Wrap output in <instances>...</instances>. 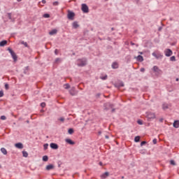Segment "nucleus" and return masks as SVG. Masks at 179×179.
Returning a JSON list of instances; mask_svg holds the SVG:
<instances>
[{
    "label": "nucleus",
    "instance_id": "obj_30",
    "mask_svg": "<svg viewBox=\"0 0 179 179\" xmlns=\"http://www.w3.org/2000/svg\"><path fill=\"white\" fill-rule=\"evenodd\" d=\"M7 15H8V19H9L10 20H12V13H7Z\"/></svg>",
    "mask_w": 179,
    "mask_h": 179
},
{
    "label": "nucleus",
    "instance_id": "obj_3",
    "mask_svg": "<svg viewBox=\"0 0 179 179\" xmlns=\"http://www.w3.org/2000/svg\"><path fill=\"white\" fill-rule=\"evenodd\" d=\"M8 51H9L14 62H16V61H17V56H16V53H15V52L10 48H8Z\"/></svg>",
    "mask_w": 179,
    "mask_h": 179
},
{
    "label": "nucleus",
    "instance_id": "obj_4",
    "mask_svg": "<svg viewBox=\"0 0 179 179\" xmlns=\"http://www.w3.org/2000/svg\"><path fill=\"white\" fill-rule=\"evenodd\" d=\"M81 10L83 12V13H89V7L86 3L82 4Z\"/></svg>",
    "mask_w": 179,
    "mask_h": 179
},
{
    "label": "nucleus",
    "instance_id": "obj_42",
    "mask_svg": "<svg viewBox=\"0 0 179 179\" xmlns=\"http://www.w3.org/2000/svg\"><path fill=\"white\" fill-rule=\"evenodd\" d=\"M59 121H62V122H64V121H65V118H64V117H60V118L59 119Z\"/></svg>",
    "mask_w": 179,
    "mask_h": 179
},
{
    "label": "nucleus",
    "instance_id": "obj_10",
    "mask_svg": "<svg viewBox=\"0 0 179 179\" xmlns=\"http://www.w3.org/2000/svg\"><path fill=\"white\" fill-rule=\"evenodd\" d=\"M50 148H51V149L57 150V149H58V145L55 143H51Z\"/></svg>",
    "mask_w": 179,
    "mask_h": 179
},
{
    "label": "nucleus",
    "instance_id": "obj_6",
    "mask_svg": "<svg viewBox=\"0 0 179 179\" xmlns=\"http://www.w3.org/2000/svg\"><path fill=\"white\" fill-rule=\"evenodd\" d=\"M164 52L166 57H171L173 55V51L171 49H165Z\"/></svg>",
    "mask_w": 179,
    "mask_h": 179
},
{
    "label": "nucleus",
    "instance_id": "obj_56",
    "mask_svg": "<svg viewBox=\"0 0 179 179\" xmlns=\"http://www.w3.org/2000/svg\"><path fill=\"white\" fill-rule=\"evenodd\" d=\"M159 30H162V27H160V28L159 29Z\"/></svg>",
    "mask_w": 179,
    "mask_h": 179
},
{
    "label": "nucleus",
    "instance_id": "obj_54",
    "mask_svg": "<svg viewBox=\"0 0 179 179\" xmlns=\"http://www.w3.org/2000/svg\"><path fill=\"white\" fill-rule=\"evenodd\" d=\"M17 2H22V0H17Z\"/></svg>",
    "mask_w": 179,
    "mask_h": 179
},
{
    "label": "nucleus",
    "instance_id": "obj_13",
    "mask_svg": "<svg viewBox=\"0 0 179 179\" xmlns=\"http://www.w3.org/2000/svg\"><path fill=\"white\" fill-rule=\"evenodd\" d=\"M108 176H110V173L108 172H105L104 173H103L101 176V178L103 179L107 178V177H108Z\"/></svg>",
    "mask_w": 179,
    "mask_h": 179
},
{
    "label": "nucleus",
    "instance_id": "obj_29",
    "mask_svg": "<svg viewBox=\"0 0 179 179\" xmlns=\"http://www.w3.org/2000/svg\"><path fill=\"white\" fill-rule=\"evenodd\" d=\"M170 164H171V166H176V162L174 160L171 159L170 161Z\"/></svg>",
    "mask_w": 179,
    "mask_h": 179
},
{
    "label": "nucleus",
    "instance_id": "obj_20",
    "mask_svg": "<svg viewBox=\"0 0 179 179\" xmlns=\"http://www.w3.org/2000/svg\"><path fill=\"white\" fill-rule=\"evenodd\" d=\"M1 153H3V155H8V151L6 150V148H1Z\"/></svg>",
    "mask_w": 179,
    "mask_h": 179
},
{
    "label": "nucleus",
    "instance_id": "obj_8",
    "mask_svg": "<svg viewBox=\"0 0 179 179\" xmlns=\"http://www.w3.org/2000/svg\"><path fill=\"white\" fill-rule=\"evenodd\" d=\"M67 17H68V19H69V20H73V17H75V13L69 11Z\"/></svg>",
    "mask_w": 179,
    "mask_h": 179
},
{
    "label": "nucleus",
    "instance_id": "obj_17",
    "mask_svg": "<svg viewBox=\"0 0 179 179\" xmlns=\"http://www.w3.org/2000/svg\"><path fill=\"white\" fill-rule=\"evenodd\" d=\"M174 128H179V120H175L173 122Z\"/></svg>",
    "mask_w": 179,
    "mask_h": 179
},
{
    "label": "nucleus",
    "instance_id": "obj_51",
    "mask_svg": "<svg viewBox=\"0 0 179 179\" xmlns=\"http://www.w3.org/2000/svg\"><path fill=\"white\" fill-rule=\"evenodd\" d=\"M99 166H103V162H99Z\"/></svg>",
    "mask_w": 179,
    "mask_h": 179
},
{
    "label": "nucleus",
    "instance_id": "obj_43",
    "mask_svg": "<svg viewBox=\"0 0 179 179\" xmlns=\"http://www.w3.org/2000/svg\"><path fill=\"white\" fill-rule=\"evenodd\" d=\"M143 145H146V141H142L141 143V146H143Z\"/></svg>",
    "mask_w": 179,
    "mask_h": 179
},
{
    "label": "nucleus",
    "instance_id": "obj_14",
    "mask_svg": "<svg viewBox=\"0 0 179 179\" xmlns=\"http://www.w3.org/2000/svg\"><path fill=\"white\" fill-rule=\"evenodd\" d=\"M57 33H58V30H57V29H52V31H50L49 32V34H50V36H54V34H57Z\"/></svg>",
    "mask_w": 179,
    "mask_h": 179
},
{
    "label": "nucleus",
    "instance_id": "obj_59",
    "mask_svg": "<svg viewBox=\"0 0 179 179\" xmlns=\"http://www.w3.org/2000/svg\"><path fill=\"white\" fill-rule=\"evenodd\" d=\"M122 178L124 179V176H122Z\"/></svg>",
    "mask_w": 179,
    "mask_h": 179
},
{
    "label": "nucleus",
    "instance_id": "obj_40",
    "mask_svg": "<svg viewBox=\"0 0 179 179\" xmlns=\"http://www.w3.org/2000/svg\"><path fill=\"white\" fill-rule=\"evenodd\" d=\"M119 86H120V87H123L124 83H122V82L120 83Z\"/></svg>",
    "mask_w": 179,
    "mask_h": 179
},
{
    "label": "nucleus",
    "instance_id": "obj_38",
    "mask_svg": "<svg viewBox=\"0 0 179 179\" xmlns=\"http://www.w3.org/2000/svg\"><path fill=\"white\" fill-rule=\"evenodd\" d=\"M1 120H6V116H5V115L1 116Z\"/></svg>",
    "mask_w": 179,
    "mask_h": 179
},
{
    "label": "nucleus",
    "instance_id": "obj_24",
    "mask_svg": "<svg viewBox=\"0 0 179 179\" xmlns=\"http://www.w3.org/2000/svg\"><path fill=\"white\" fill-rule=\"evenodd\" d=\"M43 162H48V157L47 155H45L43 157Z\"/></svg>",
    "mask_w": 179,
    "mask_h": 179
},
{
    "label": "nucleus",
    "instance_id": "obj_1",
    "mask_svg": "<svg viewBox=\"0 0 179 179\" xmlns=\"http://www.w3.org/2000/svg\"><path fill=\"white\" fill-rule=\"evenodd\" d=\"M87 64V59L86 58L78 59L77 60V65L78 66H85Z\"/></svg>",
    "mask_w": 179,
    "mask_h": 179
},
{
    "label": "nucleus",
    "instance_id": "obj_35",
    "mask_svg": "<svg viewBox=\"0 0 179 179\" xmlns=\"http://www.w3.org/2000/svg\"><path fill=\"white\" fill-rule=\"evenodd\" d=\"M152 143H154V145H156V143H157V139L154 138V139L152 140Z\"/></svg>",
    "mask_w": 179,
    "mask_h": 179
},
{
    "label": "nucleus",
    "instance_id": "obj_47",
    "mask_svg": "<svg viewBox=\"0 0 179 179\" xmlns=\"http://www.w3.org/2000/svg\"><path fill=\"white\" fill-rule=\"evenodd\" d=\"M46 2H47V1H46L45 0H42V3L44 4V3H46Z\"/></svg>",
    "mask_w": 179,
    "mask_h": 179
},
{
    "label": "nucleus",
    "instance_id": "obj_21",
    "mask_svg": "<svg viewBox=\"0 0 179 179\" xmlns=\"http://www.w3.org/2000/svg\"><path fill=\"white\" fill-rule=\"evenodd\" d=\"M152 70L154 71V72H160V69H159V67H157V66H154Z\"/></svg>",
    "mask_w": 179,
    "mask_h": 179
},
{
    "label": "nucleus",
    "instance_id": "obj_45",
    "mask_svg": "<svg viewBox=\"0 0 179 179\" xmlns=\"http://www.w3.org/2000/svg\"><path fill=\"white\" fill-rule=\"evenodd\" d=\"M41 106L43 108L45 107V103H44V102L41 103Z\"/></svg>",
    "mask_w": 179,
    "mask_h": 179
},
{
    "label": "nucleus",
    "instance_id": "obj_33",
    "mask_svg": "<svg viewBox=\"0 0 179 179\" xmlns=\"http://www.w3.org/2000/svg\"><path fill=\"white\" fill-rule=\"evenodd\" d=\"M53 6H58V5H59V3L58 1H55L52 3Z\"/></svg>",
    "mask_w": 179,
    "mask_h": 179
},
{
    "label": "nucleus",
    "instance_id": "obj_9",
    "mask_svg": "<svg viewBox=\"0 0 179 179\" xmlns=\"http://www.w3.org/2000/svg\"><path fill=\"white\" fill-rule=\"evenodd\" d=\"M15 146L17 149H23V144L22 143H15Z\"/></svg>",
    "mask_w": 179,
    "mask_h": 179
},
{
    "label": "nucleus",
    "instance_id": "obj_11",
    "mask_svg": "<svg viewBox=\"0 0 179 179\" xmlns=\"http://www.w3.org/2000/svg\"><path fill=\"white\" fill-rule=\"evenodd\" d=\"M8 44V41L3 40L0 42V47H5Z\"/></svg>",
    "mask_w": 179,
    "mask_h": 179
},
{
    "label": "nucleus",
    "instance_id": "obj_5",
    "mask_svg": "<svg viewBox=\"0 0 179 179\" xmlns=\"http://www.w3.org/2000/svg\"><path fill=\"white\" fill-rule=\"evenodd\" d=\"M152 57H155L157 59H159V58H163V55L160 53L159 52H154L152 54Z\"/></svg>",
    "mask_w": 179,
    "mask_h": 179
},
{
    "label": "nucleus",
    "instance_id": "obj_58",
    "mask_svg": "<svg viewBox=\"0 0 179 179\" xmlns=\"http://www.w3.org/2000/svg\"><path fill=\"white\" fill-rule=\"evenodd\" d=\"M97 96H100V94H98Z\"/></svg>",
    "mask_w": 179,
    "mask_h": 179
},
{
    "label": "nucleus",
    "instance_id": "obj_37",
    "mask_svg": "<svg viewBox=\"0 0 179 179\" xmlns=\"http://www.w3.org/2000/svg\"><path fill=\"white\" fill-rule=\"evenodd\" d=\"M29 71V67L27 66L24 71V73H27V71Z\"/></svg>",
    "mask_w": 179,
    "mask_h": 179
},
{
    "label": "nucleus",
    "instance_id": "obj_28",
    "mask_svg": "<svg viewBox=\"0 0 179 179\" xmlns=\"http://www.w3.org/2000/svg\"><path fill=\"white\" fill-rule=\"evenodd\" d=\"M43 149L44 150H47V149H48V143H45L43 145Z\"/></svg>",
    "mask_w": 179,
    "mask_h": 179
},
{
    "label": "nucleus",
    "instance_id": "obj_61",
    "mask_svg": "<svg viewBox=\"0 0 179 179\" xmlns=\"http://www.w3.org/2000/svg\"><path fill=\"white\" fill-rule=\"evenodd\" d=\"M0 168H1V165H0Z\"/></svg>",
    "mask_w": 179,
    "mask_h": 179
},
{
    "label": "nucleus",
    "instance_id": "obj_53",
    "mask_svg": "<svg viewBox=\"0 0 179 179\" xmlns=\"http://www.w3.org/2000/svg\"><path fill=\"white\" fill-rule=\"evenodd\" d=\"M105 138H106V139H108V136H106Z\"/></svg>",
    "mask_w": 179,
    "mask_h": 179
},
{
    "label": "nucleus",
    "instance_id": "obj_12",
    "mask_svg": "<svg viewBox=\"0 0 179 179\" xmlns=\"http://www.w3.org/2000/svg\"><path fill=\"white\" fill-rule=\"evenodd\" d=\"M45 169H46V170H47L48 171H50V170H53V169H54V165H52V164L47 165Z\"/></svg>",
    "mask_w": 179,
    "mask_h": 179
},
{
    "label": "nucleus",
    "instance_id": "obj_25",
    "mask_svg": "<svg viewBox=\"0 0 179 179\" xmlns=\"http://www.w3.org/2000/svg\"><path fill=\"white\" fill-rule=\"evenodd\" d=\"M62 59L61 58H57L55 61V64H58L59 62H62Z\"/></svg>",
    "mask_w": 179,
    "mask_h": 179
},
{
    "label": "nucleus",
    "instance_id": "obj_23",
    "mask_svg": "<svg viewBox=\"0 0 179 179\" xmlns=\"http://www.w3.org/2000/svg\"><path fill=\"white\" fill-rule=\"evenodd\" d=\"M139 141H141V137H140L139 136H136V137L134 138V141H135V142H139Z\"/></svg>",
    "mask_w": 179,
    "mask_h": 179
},
{
    "label": "nucleus",
    "instance_id": "obj_34",
    "mask_svg": "<svg viewBox=\"0 0 179 179\" xmlns=\"http://www.w3.org/2000/svg\"><path fill=\"white\" fill-rule=\"evenodd\" d=\"M101 79L102 80H106L107 79V75L101 77Z\"/></svg>",
    "mask_w": 179,
    "mask_h": 179
},
{
    "label": "nucleus",
    "instance_id": "obj_18",
    "mask_svg": "<svg viewBox=\"0 0 179 179\" xmlns=\"http://www.w3.org/2000/svg\"><path fill=\"white\" fill-rule=\"evenodd\" d=\"M136 59H137V61H138V62H143V57L141 55H138V56H137Z\"/></svg>",
    "mask_w": 179,
    "mask_h": 179
},
{
    "label": "nucleus",
    "instance_id": "obj_48",
    "mask_svg": "<svg viewBox=\"0 0 179 179\" xmlns=\"http://www.w3.org/2000/svg\"><path fill=\"white\" fill-rule=\"evenodd\" d=\"M57 50H55V53L56 55H58V52H57Z\"/></svg>",
    "mask_w": 179,
    "mask_h": 179
},
{
    "label": "nucleus",
    "instance_id": "obj_41",
    "mask_svg": "<svg viewBox=\"0 0 179 179\" xmlns=\"http://www.w3.org/2000/svg\"><path fill=\"white\" fill-rule=\"evenodd\" d=\"M0 97H3V91H0Z\"/></svg>",
    "mask_w": 179,
    "mask_h": 179
},
{
    "label": "nucleus",
    "instance_id": "obj_32",
    "mask_svg": "<svg viewBox=\"0 0 179 179\" xmlns=\"http://www.w3.org/2000/svg\"><path fill=\"white\" fill-rule=\"evenodd\" d=\"M64 89H69V87H71V85H69V84H65L64 85Z\"/></svg>",
    "mask_w": 179,
    "mask_h": 179
},
{
    "label": "nucleus",
    "instance_id": "obj_2",
    "mask_svg": "<svg viewBox=\"0 0 179 179\" xmlns=\"http://www.w3.org/2000/svg\"><path fill=\"white\" fill-rule=\"evenodd\" d=\"M146 118L148 119V121H152V120H155V118H156V115L155 113L147 112Z\"/></svg>",
    "mask_w": 179,
    "mask_h": 179
},
{
    "label": "nucleus",
    "instance_id": "obj_57",
    "mask_svg": "<svg viewBox=\"0 0 179 179\" xmlns=\"http://www.w3.org/2000/svg\"><path fill=\"white\" fill-rule=\"evenodd\" d=\"M170 20H173V18H171Z\"/></svg>",
    "mask_w": 179,
    "mask_h": 179
},
{
    "label": "nucleus",
    "instance_id": "obj_55",
    "mask_svg": "<svg viewBox=\"0 0 179 179\" xmlns=\"http://www.w3.org/2000/svg\"><path fill=\"white\" fill-rule=\"evenodd\" d=\"M176 82H178V78H176Z\"/></svg>",
    "mask_w": 179,
    "mask_h": 179
},
{
    "label": "nucleus",
    "instance_id": "obj_52",
    "mask_svg": "<svg viewBox=\"0 0 179 179\" xmlns=\"http://www.w3.org/2000/svg\"><path fill=\"white\" fill-rule=\"evenodd\" d=\"M115 111V109H112V113H114Z\"/></svg>",
    "mask_w": 179,
    "mask_h": 179
},
{
    "label": "nucleus",
    "instance_id": "obj_50",
    "mask_svg": "<svg viewBox=\"0 0 179 179\" xmlns=\"http://www.w3.org/2000/svg\"><path fill=\"white\" fill-rule=\"evenodd\" d=\"M131 45H135V43L134 42H131Z\"/></svg>",
    "mask_w": 179,
    "mask_h": 179
},
{
    "label": "nucleus",
    "instance_id": "obj_31",
    "mask_svg": "<svg viewBox=\"0 0 179 179\" xmlns=\"http://www.w3.org/2000/svg\"><path fill=\"white\" fill-rule=\"evenodd\" d=\"M68 133L70 135H72V134H73V129H69V131H68Z\"/></svg>",
    "mask_w": 179,
    "mask_h": 179
},
{
    "label": "nucleus",
    "instance_id": "obj_15",
    "mask_svg": "<svg viewBox=\"0 0 179 179\" xmlns=\"http://www.w3.org/2000/svg\"><path fill=\"white\" fill-rule=\"evenodd\" d=\"M65 142H66V143H69V145H75V143L69 138H66L65 140Z\"/></svg>",
    "mask_w": 179,
    "mask_h": 179
},
{
    "label": "nucleus",
    "instance_id": "obj_46",
    "mask_svg": "<svg viewBox=\"0 0 179 179\" xmlns=\"http://www.w3.org/2000/svg\"><path fill=\"white\" fill-rule=\"evenodd\" d=\"M140 71H141V72H145V68H141V69H140Z\"/></svg>",
    "mask_w": 179,
    "mask_h": 179
},
{
    "label": "nucleus",
    "instance_id": "obj_39",
    "mask_svg": "<svg viewBox=\"0 0 179 179\" xmlns=\"http://www.w3.org/2000/svg\"><path fill=\"white\" fill-rule=\"evenodd\" d=\"M5 89L8 90L9 89V85L5 84Z\"/></svg>",
    "mask_w": 179,
    "mask_h": 179
},
{
    "label": "nucleus",
    "instance_id": "obj_16",
    "mask_svg": "<svg viewBox=\"0 0 179 179\" xmlns=\"http://www.w3.org/2000/svg\"><path fill=\"white\" fill-rule=\"evenodd\" d=\"M72 26L73 29H78V27H79V24H78V22L75 21L73 22Z\"/></svg>",
    "mask_w": 179,
    "mask_h": 179
},
{
    "label": "nucleus",
    "instance_id": "obj_26",
    "mask_svg": "<svg viewBox=\"0 0 179 179\" xmlns=\"http://www.w3.org/2000/svg\"><path fill=\"white\" fill-rule=\"evenodd\" d=\"M22 155L24 157H27L29 156V154L26 151H23Z\"/></svg>",
    "mask_w": 179,
    "mask_h": 179
},
{
    "label": "nucleus",
    "instance_id": "obj_49",
    "mask_svg": "<svg viewBox=\"0 0 179 179\" xmlns=\"http://www.w3.org/2000/svg\"><path fill=\"white\" fill-rule=\"evenodd\" d=\"M104 106L106 107V106H110V104L108 103H105Z\"/></svg>",
    "mask_w": 179,
    "mask_h": 179
},
{
    "label": "nucleus",
    "instance_id": "obj_44",
    "mask_svg": "<svg viewBox=\"0 0 179 179\" xmlns=\"http://www.w3.org/2000/svg\"><path fill=\"white\" fill-rule=\"evenodd\" d=\"M138 124H139V125H143V122H142V121H141V120H138Z\"/></svg>",
    "mask_w": 179,
    "mask_h": 179
},
{
    "label": "nucleus",
    "instance_id": "obj_7",
    "mask_svg": "<svg viewBox=\"0 0 179 179\" xmlns=\"http://www.w3.org/2000/svg\"><path fill=\"white\" fill-rule=\"evenodd\" d=\"M69 93L71 96H76V94H78V91H76V89L75 88V87H73L69 90Z\"/></svg>",
    "mask_w": 179,
    "mask_h": 179
},
{
    "label": "nucleus",
    "instance_id": "obj_27",
    "mask_svg": "<svg viewBox=\"0 0 179 179\" xmlns=\"http://www.w3.org/2000/svg\"><path fill=\"white\" fill-rule=\"evenodd\" d=\"M170 61H171L172 62H176V56L171 57Z\"/></svg>",
    "mask_w": 179,
    "mask_h": 179
},
{
    "label": "nucleus",
    "instance_id": "obj_19",
    "mask_svg": "<svg viewBox=\"0 0 179 179\" xmlns=\"http://www.w3.org/2000/svg\"><path fill=\"white\" fill-rule=\"evenodd\" d=\"M112 68H113V69H117V68H118V63L113 62L112 64Z\"/></svg>",
    "mask_w": 179,
    "mask_h": 179
},
{
    "label": "nucleus",
    "instance_id": "obj_36",
    "mask_svg": "<svg viewBox=\"0 0 179 179\" xmlns=\"http://www.w3.org/2000/svg\"><path fill=\"white\" fill-rule=\"evenodd\" d=\"M43 17H45V18H48V17H50V14H44L43 15Z\"/></svg>",
    "mask_w": 179,
    "mask_h": 179
},
{
    "label": "nucleus",
    "instance_id": "obj_60",
    "mask_svg": "<svg viewBox=\"0 0 179 179\" xmlns=\"http://www.w3.org/2000/svg\"><path fill=\"white\" fill-rule=\"evenodd\" d=\"M105 110H108L107 108H105Z\"/></svg>",
    "mask_w": 179,
    "mask_h": 179
},
{
    "label": "nucleus",
    "instance_id": "obj_22",
    "mask_svg": "<svg viewBox=\"0 0 179 179\" xmlns=\"http://www.w3.org/2000/svg\"><path fill=\"white\" fill-rule=\"evenodd\" d=\"M162 108L163 110H167V108H169V105H167V103H164L162 106Z\"/></svg>",
    "mask_w": 179,
    "mask_h": 179
}]
</instances>
